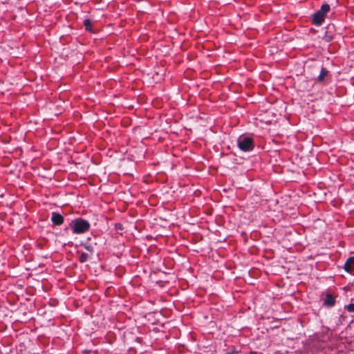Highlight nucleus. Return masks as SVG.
<instances>
[{
    "label": "nucleus",
    "mask_w": 354,
    "mask_h": 354,
    "mask_svg": "<svg viewBox=\"0 0 354 354\" xmlns=\"http://www.w3.org/2000/svg\"><path fill=\"white\" fill-rule=\"evenodd\" d=\"M228 354H237L236 353H228Z\"/></svg>",
    "instance_id": "nucleus-13"
},
{
    "label": "nucleus",
    "mask_w": 354,
    "mask_h": 354,
    "mask_svg": "<svg viewBox=\"0 0 354 354\" xmlns=\"http://www.w3.org/2000/svg\"><path fill=\"white\" fill-rule=\"evenodd\" d=\"M326 40L327 41H330L331 40V37H326Z\"/></svg>",
    "instance_id": "nucleus-11"
},
{
    "label": "nucleus",
    "mask_w": 354,
    "mask_h": 354,
    "mask_svg": "<svg viewBox=\"0 0 354 354\" xmlns=\"http://www.w3.org/2000/svg\"><path fill=\"white\" fill-rule=\"evenodd\" d=\"M327 74L328 71L325 69H322L319 76L318 77V80L319 81H322L324 79V77L327 75Z\"/></svg>",
    "instance_id": "nucleus-8"
},
{
    "label": "nucleus",
    "mask_w": 354,
    "mask_h": 354,
    "mask_svg": "<svg viewBox=\"0 0 354 354\" xmlns=\"http://www.w3.org/2000/svg\"><path fill=\"white\" fill-rule=\"evenodd\" d=\"M88 258V255L86 254H82L80 257V260L81 262H85Z\"/></svg>",
    "instance_id": "nucleus-9"
},
{
    "label": "nucleus",
    "mask_w": 354,
    "mask_h": 354,
    "mask_svg": "<svg viewBox=\"0 0 354 354\" xmlns=\"http://www.w3.org/2000/svg\"><path fill=\"white\" fill-rule=\"evenodd\" d=\"M116 227L118 228V229H121V225L120 224H117L116 225Z\"/></svg>",
    "instance_id": "nucleus-12"
},
{
    "label": "nucleus",
    "mask_w": 354,
    "mask_h": 354,
    "mask_svg": "<svg viewBox=\"0 0 354 354\" xmlns=\"http://www.w3.org/2000/svg\"><path fill=\"white\" fill-rule=\"evenodd\" d=\"M324 304L326 306H332L335 304V299L330 295H328L325 298Z\"/></svg>",
    "instance_id": "nucleus-6"
},
{
    "label": "nucleus",
    "mask_w": 354,
    "mask_h": 354,
    "mask_svg": "<svg viewBox=\"0 0 354 354\" xmlns=\"http://www.w3.org/2000/svg\"><path fill=\"white\" fill-rule=\"evenodd\" d=\"M89 228V223L84 220L77 219L73 221V232L76 234L84 233Z\"/></svg>",
    "instance_id": "nucleus-2"
},
{
    "label": "nucleus",
    "mask_w": 354,
    "mask_h": 354,
    "mask_svg": "<svg viewBox=\"0 0 354 354\" xmlns=\"http://www.w3.org/2000/svg\"><path fill=\"white\" fill-rule=\"evenodd\" d=\"M51 220L55 225H61L63 223V217L59 214L53 213Z\"/></svg>",
    "instance_id": "nucleus-5"
},
{
    "label": "nucleus",
    "mask_w": 354,
    "mask_h": 354,
    "mask_svg": "<svg viewBox=\"0 0 354 354\" xmlns=\"http://www.w3.org/2000/svg\"><path fill=\"white\" fill-rule=\"evenodd\" d=\"M84 26L86 28V30L91 31V26L92 24V22L90 19H86L84 22Z\"/></svg>",
    "instance_id": "nucleus-7"
},
{
    "label": "nucleus",
    "mask_w": 354,
    "mask_h": 354,
    "mask_svg": "<svg viewBox=\"0 0 354 354\" xmlns=\"http://www.w3.org/2000/svg\"><path fill=\"white\" fill-rule=\"evenodd\" d=\"M346 308L348 311L350 312H353L354 311V304H351L349 305H348L346 306Z\"/></svg>",
    "instance_id": "nucleus-10"
},
{
    "label": "nucleus",
    "mask_w": 354,
    "mask_h": 354,
    "mask_svg": "<svg viewBox=\"0 0 354 354\" xmlns=\"http://www.w3.org/2000/svg\"><path fill=\"white\" fill-rule=\"evenodd\" d=\"M344 268L347 272L354 274V257L348 258Z\"/></svg>",
    "instance_id": "nucleus-4"
},
{
    "label": "nucleus",
    "mask_w": 354,
    "mask_h": 354,
    "mask_svg": "<svg viewBox=\"0 0 354 354\" xmlns=\"http://www.w3.org/2000/svg\"><path fill=\"white\" fill-rule=\"evenodd\" d=\"M238 146L244 151H250L253 148L252 141L249 138H241L238 140Z\"/></svg>",
    "instance_id": "nucleus-3"
},
{
    "label": "nucleus",
    "mask_w": 354,
    "mask_h": 354,
    "mask_svg": "<svg viewBox=\"0 0 354 354\" xmlns=\"http://www.w3.org/2000/svg\"><path fill=\"white\" fill-rule=\"evenodd\" d=\"M330 10V6L327 3L322 5L321 9L316 12L313 15V23L319 25L321 24L326 17V15Z\"/></svg>",
    "instance_id": "nucleus-1"
},
{
    "label": "nucleus",
    "mask_w": 354,
    "mask_h": 354,
    "mask_svg": "<svg viewBox=\"0 0 354 354\" xmlns=\"http://www.w3.org/2000/svg\"><path fill=\"white\" fill-rule=\"evenodd\" d=\"M251 354H254L253 353H251Z\"/></svg>",
    "instance_id": "nucleus-14"
}]
</instances>
